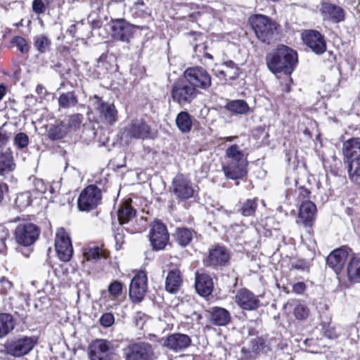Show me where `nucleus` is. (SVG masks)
Segmentation results:
<instances>
[{"mask_svg": "<svg viewBox=\"0 0 360 360\" xmlns=\"http://www.w3.org/2000/svg\"><path fill=\"white\" fill-rule=\"evenodd\" d=\"M298 62L297 53L293 49L281 45L266 56V65L273 73L283 72L290 75Z\"/></svg>", "mask_w": 360, "mask_h": 360, "instance_id": "1", "label": "nucleus"}, {"mask_svg": "<svg viewBox=\"0 0 360 360\" xmlns=\"http://www.w3.org/2000/svg\"><path fill=\"white\" fill-rule=\"evenodd\" d=\"M304 44L314 53L321 55L326 51V41L324 37L316 30H306L302 34Z\"/></svg>", "mask_w": 360, "mask_h": 360, "instance_id": "13", "label": "nucleus"}, {"mask_svg": "<svg viewBox=\"0 0 360 360\" xmlns=\"http://www.w3.org/2000/svg\"><path fill=\"white\" fill-rule=\"evenodd\" d=\"M342 154L349 180L360 184V139L352 138L344 142Z\"/></svg>", "mask_w": 360, "mask_h": 360, "instance_id": "2", "label": "nucleus"}, {"mask_svg": "<svg viewBox=\"0 0 360 360\" xmlns=\"http://www.w3.org/2000/svg\"><path fill=\"white\" fill-rule=\"evenodd\" d=\"M226 157L229 159V161L246 162L243 150L236 144L231 145L226 150Z\"/></svg>", "mask_w": 360, "mask_h": 360, "instance_id": "41", "label": "nucleus"}, {"mask_svg": "<svg viewBox=\"0 0 360 360\" xmlns=\"http://www.w3.org/2000/svg\"><path fill=\"white\" fill-rule=\"evenodd\" d=\"M15 326L13 319L9 314H0V338L9 333Z\"/></svg>", "mask_w": 360, "mask_h": 360, "instance_id": "39", "label": "nucleus"}, {"mask_svg": "<svg viewBox=\"0 0 360 360\" xmlns=\"http://www.w3.org/2000/svg\"><path fill=\"white\" fill-rule=\"evenodd\" d=\"M34 186L36 191L40 193H45L47 190V185L43 179H36L34 181Z\"/></svg>", "mask_w": 360, "mask_h": 360, "instance_id": "59", "label": "nucleus"}, {"mask_svg": "<svg viewBox=\"0 0 360 360\" xmlns=\"http://www.w3.org/2000/svg\"><path fill=\"white\" fill-rule=\"evenodd\" d=\"M6 304L21 321L23 322L25 321L28 316L30 309L29 303L25 296L15 295L14 297H11L6 302Z\"/></svg>", "mask_w": 360, "mask_h": 360, "instance_id": "21", "label": "nucleus"}, {"mask_svg": "<svg viewBox=\"0 0 360 360\" xmlns=\"http://www.w3.org/2000/svg\"><path fill=\"white\" fill-rule=\"evenodd\" d=\"M169 233L166 226L160 222L154 221L150 231V241L153 248L160 250L165 248L169 241Z\"/></svg>", "mask_w": 360, "mask_h": 360, "instance_id": "12", "label": "nucleus"}, {"mask_svg": "<svg viewBox=\"0 0 360 360\" xmlns=\"http://www.w3.org/2000/svg\"><path fill=\"white\" fill-rule=\"evenodd\" d=\"M32 201L30 192L25 191L18 194L15 198V205L20 209L23 210L28 207Z\"/></svg>", "mask_w": 360, "mask_h": 360, "instance_id": "45", "label": "nucleus"}, {"mask_svg": "<svg viewBox=\"0 0 360 360\" xmlns=\"http://www.w3.org/2000/svg\"><path fill=\"white\" fill-rule=\"evenodd\" d=\"M13 290V283L4 276L0 278V294L6 295Z\"/></svg>", "mask_w": 360, "mask_h": 360, "instance_id": "52", "label": "nucleus"}, {"mask_svg": "<svg viewBox=\"0 0 360 360\" xmlns=\"http://www.w3.org/2000/svg\"><path fill=\"white\" fill-rule=\"evenodd\" d=\"M114 238L116 250H120L124 242V233L123 228L118 227L116 231H115Z\"/></svg>", "mask_w": 360, "mask_h": 360, "instance_id": "53", "label": "nucleus"}, {"mask_svg": "<svg viewBox=\"0 0 360 360\" xmlns=\"http://www.w3.org/2000/svg\"><path fill=\"white\" fill-rule=\"evenodd\" d=\"M257 206V199H248L240 203L237 211L244 217H252L255 215Z\"/></svg>", "mask_w": 360, "mask_h": 360, "instance_id": "38", "label": "nucleus"}, {"mask_svg": "<svg viewBox=\"0 0 360 360\" xmlns=\"http://www.w3.org/2000/svg\"><path fill=\"white\" fill-rule=\"evenodd\" d=\"M184 75L188 83L193 89V90L207 89L211 85V77L207 71L202 67L188 68L185 70Z\"/></svg>", "mask_w": 360, "mask_h": 360, "instance_id": "6", "label": "nucleus"}, {"mask_svg": "<svg viewBox=\"0 0 360 360\" xmlns=\"http://www.w3.org/2000/svg\"><path fill=\"white\" fill-rule=\"evenodd\" d=\"M242 359L244 360H255L257 355H252L250 345L248 347H243L241 349Z\"/></svg>", "mask_w": 360, "mask_h": 360, "instance_id": "60", "label": "nucleus"}, {"mask_svg": "<svg viewBox=\"0 0 360 360\" xmlns=\"http://www.w3.org/2000/svg\"><path fill=\"white\" fill-rule=\"evenodd\" d=\"M32 8L35 13L39 15L46 11V5L43 0H34L32 4Z\"/></svg>", "mask_w": 360, "mask_h": 360, "instance_id": "55", "label": "nucleus"}, {"mask_svg": "<svg viewBox=\"0 0 360 360\" xmlns=\"http://www.w3.org/2000/svg\"><path fill=\"white\" fill-rule=\"evenodd\" d=\"M108 26L113 39L129 43L132 38L135 27L124 18L112 20Z\"/></svg>", "mask_w": 360, "mask_h": 360, "instance_id": "10", "label": "nucleus"}, {"mask_svg": "<svg viewBox=\"0 0 360 360\" xmlns=\"http://www.w3.org/2000/svg\"><path fill=\"white\" fill-rule=\"evenodd\" d=\"M34 47L40 53H45L50 45V41L44 35H38L34 37Z\"/></svg>", "mask_w": 360, "mask_h": 360, "instance_id": "47", "label": "nucleus"}, {"mask_svg": "<svg viewBox=\"0 0 360 360\" xmlns=\"http://www.w3.org/2000/svg\"><path fill=\"white\" fill-rule=\"evenodd\" d=\"M84 257L87 260H96L103 257V253L98 247H94L84 252Z\"/></svg>", "mask_w": 360, "mask_h": 360, "instance_id": "51", "label": "nucleus"}, {"mask_svg": "<svg viewBox=\"0 0 360 360\" xmlns=\"http://www.w3.org/2000/svg\"><path fill=\"white\" fill-rule=\"evenodd\" d=\"M316 207L311 200L303 201L300 206L299 219L305 226H311L315 219Z\"/></svg>", "mask_w": 360, "mask_h": 360, "instance_id": "26", "label": "nucleus"}, {"mask_svg": "<svg viewBox=\"0 0 360 360\" xmlns=\"http://www.w3.org/2000/svg\"><path fill=\"white\" fill-rule=\"evenodd\" d=\"M182 284V277L179 269L171 270L165 279V289L169 293L177 292Z\"/></svg>", "mask_w": 360, "mask_h": 360, "instance_id": "29", "label": "nucleus"}, {"mask_svg": "<svg viewBox=\"0 0 360 360\" xmlns=\"http://www.w3.org/2000/svg\"><path fill=\"white\" fill-rule=\"evenodd\" d=\"M174 238L179 245L185 247L192 240L193 232L187 228H179L176 229Z\"/></svg>", "mask_w": 360, "mask_h": 360, "instance_id": "40", "label": "nucleus"}, {"mask_svg": "<svg viewBox=\"0 0 360 360\" xmlns=\"http://www.w3.org/2000/svg\"><path fill=\"white\" fill-rule=\"evenodd\" d=\"M136 210L128 202L122 203L117 210V217L120 224L122 225L129 222L135 216Z\"/></svg>", "mask_w": 360, "mask_h": 360, "instance_id": "32", "label": "nucleus"}, {"mask_svg": "<svg viewBox=\"0 0 360 360\" xmlns=\"http://www.w3.org/2000/svg\"><path fill=\"white\" fill-rule=\"evenodd\" d=\"M176 124L182 133H188L192 128V120L188 112L181 111L176 117Z\"/></svg>", "mask_w": 360, "mask_h": 360, "instance_id": "34", "label": "nucleus"}, {"mask_svg": "<svg viewBox=\"0 0 360 360\" xmlns=\"http://www.w3.org/2000/svg\"><path fill=\"white\" fill-rule=\"evenodd\" d=\"M147 288V277L143 272L137 274L131 280L129 287V297L133 302L143 300Z\"/></svg>", "mask_w": 360, "mask_h": 360, "instance_id": "17", "label": "nucleus"}, {"mask_svg": "<svg viewBox=\"0 0 360 360\" xmlns=\"http://www.w3.org/2000/svg\"><path fill=\"white\" fill-rule=\"evenodd\" d=\"M320 13L323 20L340 22L345 20V11L335 4L321 1Z\"/></svg>", "mask_w": 360, "mask_h": 360, "instance_id": "20", "label": "nucleus"}, {"mask_svg": "<svg viewBox=\"0 0 360 360\" xmlns=\"http://www.w3.org/2000/svg\"><path fill=\"white\" fill-rule=\"evenodd\" d=\"M299 192V198L302 200V202L309 200L308 198L310 194V191L309 189L304 187H300Z\"/></svg>", "mask_w": 360, "mask_h": 360, "instance_id": "62", "label": "nucleus"}, {"mask_svg": "<svg viewBox=\"0 0 360 360\" xmlns=\"http://www.w3.org/2000/svg\"><path fill=\"white\" fill-rule=\"evenodd\" d=\"M210 319L214 326H224L231 321V315L228 310L219 307H214L210 311Z\"/></svg>", "mask_w": 360, "mask_h": 360, "instance_id": "30", "label": "nucleus"}, {"mask_svg": "<svg viewBox=\"0 0 360 360\" xmlns=\"http://www.w3.org/2000/svg\"><path fill=\"white\" fill-rule=\"evenodd\" d=\"M122 283L118 281H114L108 286V292L112 299L120 297L122 292Z\"/></svg>", "mask_w": 360, "mask_h": 360, "instance_id": "49", "label": "nucleus"}, {"mask_svg": "<svg viewBox=\"0 0 360 360\" xmlns=\"http://www.w3.org/2000/svg\"><path fill=\"white\" fill-rule=\"evenodd\" d=\"M235 302L243 309L252 311L260 306L258 296L247 288H242L237 291Z\"/></svg>", "mask_w": 360, "mask_h": 360, "instance_id": "18", "label": "nucleus"}, {"mask_svg": "<svg viewBox=\"0 0 360 360\" xmlns=\"http://www.w3.org/2000/svg\"><path fill=\"white\" fill-rule=\"evenodd\" d=\"M347 277L350 283H360V257L352 256L347 266Z\"/></svg>", "mask_w": 360, "mask_h": 360, "instance_id": "28", "label": "nucleus"}, {"mask_svg": "<svg viewBox=\"0 0 360 360\" xmlns=\"http://www.w3.org/2000/svg\"><path fill=\"white\" fill-rule=\"evenodd\" d=\"M55 247L58 256L61 261L68 262L71 259L73 248L70 237L63 229L56 234Z\"/></svg>", "mask_w": 360, "mask_h": 360, "instance_id": "16", "label": "nucleus"}, {"mask_svg": "<svg viewBox=\"0 0 360 360\" xmlns=\"http://www.w3.org/2000/svg\"><path fill=\"white\" fill-rule=\"evenodd\" d=\"M114 321V316L110 313H105L103 314L100 319L101 324L105 328H108L111 326L113 324Z\"/></svg>", "mask_w": 360, "mask_h": 360, "instance_id": "58", "label": "nucleus"}, {"mask_svg": "<svg viewBox=\"0 0 360 360\" xmlns=\"http://www.w3.org/2000/svg\"><path fill=\"white\" fill-rule=\"evenodd\" d=\"M133 319L136 326L142 328L146 321L147 316L144 313L138 311L135 314Z\"/></svg>", "mask_w": 360, "mask_h": 360, "instance_id": "57", "label": "nucleus"}, {"mask_svg": "<svg viewBox=\"0 0 360 360\" xmlns=\"http://www.w3.org/2000/svg\"><path fill=\"white\" fill-rule=\"evenodd\" d=\"M305 290V284L302 282L295 283L292 286V290L297 294L302 293Z\"/></svg>", "mask_w": 360, "mask_h": 360, "instance_id": "64", "label": "nucleus"}, {"mask_svg": "<svg viewBox=\"0 0 360 360\" xmlns=\"http://www.w3.org/2000/svg\"><path fill=\"white\" fill-rule=\"evenodd\" d=\"M40 233L39 227L33 223L23 221L19 224L15 229V237L17 243L28 247L38 239Z\"/></svg>", "mask_w": 360, "mask_h": 360, "instance_id": "5", "label": "nucleus"}, {"mask_svg": "<svg viewBox=\"0 0 360 360\" xmlns=\"http://www.w3.org/2000/svg\"><path fill=\"white\" fill-rule=\"evenodd\" d=\"M230 259V253L223 246H217L210 250L209 255L204 263L206 266L217 267L226 265Z\"/></svg>", "mask_w": 360, "mask_h": 360, "instance_id": "19", "label": "nucleus"}, {"mask_svg": "<svg viewBox=\"0 0 360 360\" xmlns=\"http://www.w3.org/2000/svg\"><path fill=\"white\" fill-rule=\"evenodd\" d=\"M195 287L200 295L207 297L211 295L213 290L214 283L212 278L207 274L196 273Z\"/></svg>", "mask_w": 360, "mask_h": 360, "instance_id": "25", "label": "nucleus"}, {"mask_svg": "<svg viewBox=\"0 0 360 360\" xmlns=\"http://www.w3.org/2000/svg\"><path fill=\"white\" fill-rule=\"evenodd\" d=\"M125 360H153L155 354L153 346L145 342L128 345L123 349Z\"/></svg>", "mask_w": 360, "mask_h": 360, "instance_id": "4", "label": "nucleus"}, {"mask_svg": "<svg viewBox=\"0 0 360 360\" xmlns=\"http://www.w3.org/2000/svg\"><path fill=\"white\" fill-rule=\"evenodd\" d=\"M249 20L257 37L261 41L269 44L276 31V23L262 14L254 15Z\"/></svg>", "mask_w": 360, "mask_h": 360, "instance_id": "3", "label": "nucleus"}, {"mask_svg": "<svg viewBox=\"0 0 360 360\" xmlns=\"http://www.w3.org/2000/svg\"><path fill=\"white\" fill-rule=\"evenodd\" d=\"M83 120V115L76 113L68 116L63 122L65 124V126L69 133L79 129L82 125Z\"/></svg>", "mask_w": 360, "mask_h": 360, "instance_id": "37", "label": "nucleus"}, {"mask_svg": "<svg viewBox=\"0 0 360 360\" xmlns=\"http://www.w3.org/2000/svg\"><path fill=\"white\" fill-rule=\"evenodd\" d=\"M107 56L102 54L93 68L89 69V75L93 78H100L107 73L109 64L106 61Z\"/></svg>", "mask_w": 360, "mask_h": 360, "instance_id": "31", "label": "nucleus"}, {"mask_svg": "<svg viewBox=\"0 0 360 360\" xmlns=\"http://www.w3.org/2000/svg\"><path fill=\"white\" fill-rule=\"evenodd\" d=\"M133 17L145 18L150 16L151 10L145 4L143 0H138L134 2L130 8Z\"/></svg>", "mask_w": 360, "mask_h": 360, "instance_id": "36", "label": "nucleus"}, {"mask_svg": "<svg viewBox=\"0 0 360 360\" xmlns=\"http://www.w3.org/2000/svg\"><path fill=\"white\" fill-rule=\"evenodd\" d=\"M68 133L63 121L56 122L52 124L48 130V136L51 140L61 139Z\"/></svg>", "mask_w": 360, "mask_h": 360, "instance_id": "35", "label": "nucleus"}, {"mask_svg": "<svg viewBox=\"0 0 360 360\" xmlns=\"http://www.w3.org/2000/svg\"><path fill=\"white\" fill-rule=\"evenodd\" d=\"M221 69H231L233 72H228L231 77H237L239 74L238 68L232 60L224 62L221 66Z\"/></svg>", "mask_w": 360, "mask_h": 360, "instance_id": "56", "label": "nucleus"}, {"mask_svg": "<svg viewBox=\"0 0 360 360\" xmlns=\"http://www.w3.org/2000/svg\"><path fill=\"white\" fill-rule=\"evenodd\" d=\"M321 330L323 335L328 339H335L338 335L335 330V328L333 326L329 320L321 322Z\"/></svg>", "mask_w": 360, "mask_h": 360, "instance_id": "46", "label": "nucleus"}, {"mask_svg": "<svg viewBox=\"0 0 360 360\" xmlns=\"http://www.w3.org/2000/svg\"><path fill=\"white\" fill-rule=\"evenodd\" d=\"M246 162L229 161L223 165L222 170L226 178L231 179H238L245 176Z\"/></svg>", "mask_w": 360, "mask_h": 360, "instance_id": "23", "label": "nucleus"}, {"mask_svg": "<svg viewBox=\"0 0 360 360\" xmlns=\"http://www.w3.org/2000/svg\"><path fill=\"white\" fill-rule=\"evenodd\" d=\"M226 108L231 112L242 114L247 112L248 106L244 101L236 100L229 102L227 104Z\"/></svg>", "mask_w": 360, "mask_h": 360, "instance_id": "44", "label": "nucleus"}, {"mask_svg": "<svg viewBox=\"0 0 360 360\" xmlns=\"http://www.w3.org/2000/svg\"><path fill=\"white\" fill-rule=\"evenodd\" d=\"M276 342V339L267 340L262 337H257L250 340L249 345L252 355H258L260 352L267 353L273 350V344Z\"/></svg>", "mask_w": 360, "mask_h": 360, "instance_id": "27", "label": "nucleus"}, {"mask_svg": "<svg viewBox=\"0 0 360 360\" xmlns=\"http://www.w3.org/2000/svg\"><path fill=\"white\" fill-rule=\"evenodd\" d=\"M97 100L96 109L99 114L105 121L112 124L117 120V110L112 103H105L101 100L100 98L95 96Z\"/></svg>", "mask_w": 360, "mask_h": 360, "instance_id": "24", "label": "nucleus"}, {"mask_svg": "<svg viewBox=\"0 0 360 360\" xmlns=\"http://www.w3.org/2000/svg\"><path fill=\"white\" fill-rule=\"evenodd\" d=\"M15 169L11 153L8 151L0 153V175L4 176Z\"/></svg>", "mask_w": 360, "mask_h": 360, "instance_id": "33", "label": "nucleus"}, {"mask_svg": "<svg viewBox=\"0 0 360 360\" xmlns=\"http://www.w3.org/2000/svg\"><path fill=\"white\" fill-rule=\"evenodd\" d=\"M127 132V136L134 139H154L156 136V131L153 130L143 119L132 120Z\"/></svg>", "mask_w": 360, "mask_h": 360, "instance_id": "14", "label": "nucleus"}, {"mask_svg": "<svg viewBox=\"0 0 360 360\" xmlns=\"http://www.w3.org/2000/svg\"><path fill=\"white\" fill-rule=\"evenodd\" d=\"M59 105L63 108H69L75 105L77 103L74 91H67L60 95L59 98Z\"/></svg>", "mask_w": 360, "mask_h": 360, "instance_id": "43", "label": "nucleus"}, {"mask_svg": "<svg viewBox=\"0 0 360 360\" xmlns=\"http://www.w3.org/2000/svg\"><path fill=\"white\" fill-rule=\"evenodd\" d=\"M54 69L59 72L61 76L69 73L70 68L65 67V63H58L54 66Z\"/></svg>", "mask_w": 360, "mask_h": 360, "instance_id": "61", "label": "nucleus"}, {"mask_svg": "<svg viewBox=\"0 0 360 360\" xmlns=\"http://www.w3.org/2000/svg\"><path fill=\"white\" fill-rule=\"evenodd\" d=\"M273 339L277 340L276 343L273 344V349H275L277 350H284L287 347V344L281 340L280 338H274Z\"/></svg>", "mask_w": 360, "mask_h": 360, "instance_id": "63", "label": "nucleus"}, {"mask_svg": "<svg viewBox=\"0 0 360 360\" xmlns=\"http://www.w3.org/2000/svg\"><path fill=\"white\" fill-rule=\"evenodd\" d=\"M37 344L34 337L23 336L11 340L5 344V349L8 354L15 357H21L32 350Z\"/></svg>", "mask_w": 360, "mask_h": 360, "instance_id": "8", "label": "nucleus"}, {"mask_svg": "<svg viewBox=\"0 0 360 360\" xmlns=\"http://www.w3.org/2000/svg\"><path fill=\"white\" fill-rule=\"evenodd\" d=\"M293 314L297 319L304 320L307 319L309 315V309L306 304L298 303L293 309Z\"/></svg>", "mask_w": 360, "mask_h": 360, "instance_id": "48", "label": "nucleus"}, {"mask_svg": "<svg viewBox=\"0 0 360 360\" xmlns=\"http://www.w3.org/2000/svg\"><path fill=\"white\" fill-rule=\"evenodd\" d=\"M351 251L352 250L347 246L335 249L326 257L327 266L331 268L336 274H339L342 271Z\"/></svg>", "mask_w": 360, "mask_h": 360, "instance_id": "15", "label": "nucleus"}, {"mask_svg": "<svg viewBox=\"0 0 360 360\" xmlns=\"http://www.w3.org/2000/svg\"><path fill=\"white\" fill-rule=\"evenodd\" d=\"M101 200V191L95 185H89L80 193L78 208L81 211L89 212L97 207Z\"/></svg>", "mask_w": 360, "mask_h": 360, "instance_id": "9", "label": "nucleus"}, {"mask_svg": "<svg viewBox=\"0 0 360 360\" xmlns=\"http://www.w3.org/2000/svg\"><path fill=\"white\" fill-rule=\"evenodd\" d=\"M12 43L15 44L21 53H27L29 51V46L26 40L22 37L17 36L13 39Z\"/></svg>", "mask_w": 360, "mask_h": 360, "instance_id": "54", "label": "nucleus"}, {"mask_svg": "<svg viewBox=\"0 0 360 360\" xmlns=\"http://www.w3.org/2000/svg\"><path fill=\"white\" fill-rule=\"evenodd\" d=\"M114 354L113 344L105 339L95 340L88 347L90 360H112Z\"/></svg>", "mask_w": 360, "mask_h": 360, "instance_id": "7", "label": "nucleus"}, {"mask_svg": "<svg viewBox=\"0 0 360 360\" xmlns=\"http://www.w3.org/2000/svg\"><path fill=\"white\" fill-rule=\"evenodd\" d=\"M29 143L28 136L22 132L17 134L14 137V144L18 148H24L27 146Z\"/></svg>", "mask_w": 360, "mask_h": 360, "instance_id": "50", "label": "nucleus"}, {"mask_svg": "<svg viewBox=\"0 0 360 360\" xmlns=\"http://www.w3.org/2000/svg\"><path fill=\"white\" fill-rule=\"evenodd\" d=\"M172 192L181 200H188L194 196L195 189L191 181L182 174H177L172 181Z\"/></svg>", "mask_w": 360, "mask_h": 360, "instance_id": "11", "label": "nucleus"}, {"mask_svg": "<svg viewBox=\"0 0 360 360\" xmlns=\"http://www.w3.org/2000/svg\"><path fill=\"white\" fill-rule=\"evenodd\" d=\"M195 91H172L173 99L181 105L190 103L195 96Z\"/></svg>", "mask_w": 360, "mask_h": 360, "instance_id": "42", "label": "nucleus"}, {"mask_svg": "<svg viewBox=\"0 0 360 360\" xmlns=\"http://www.w3.org/2000/svg\"><path fill=\"white\" fill-rule=\"evenodd\" d=\"M191 344V338L183 333L172 334L166 338L164 342L165 347L174 352L182 351L188 347Z\"/></svg>", "mask_w": 360, "mask_h": 360, "instance_id": "22", "label": "nucleus"}]
</instances>
